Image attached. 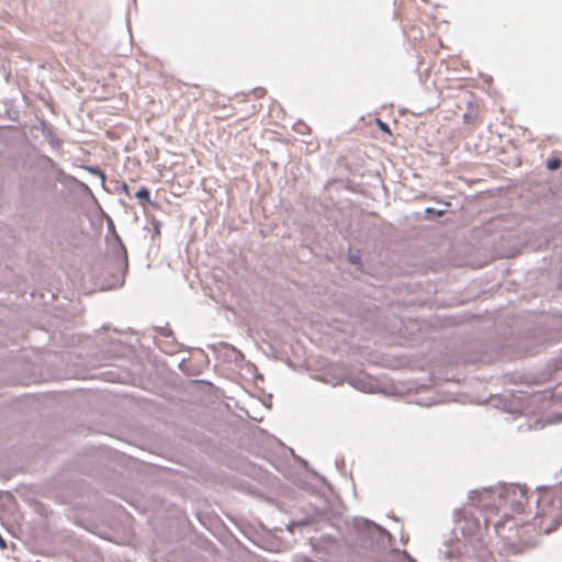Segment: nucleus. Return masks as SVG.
I'll list each match as a JSON object with an SVG mask.
<instances>
[{"label": "nucleus", "mask_w": 562, "mask_h": 562, "mask_svg": "<svg viewBox=\"0 0 562 562\" xmlns=\"http://www.w3.org/2000/svg\"><path fill=\"white\" fill-rule=\"evenodd\" d=\"M103 326L94 337L78 336L79 346L75 347L70 355L76 357V366L91 367L94 371L78 376L79 379H100L108 383L132 384L131 374L115 366L105 364L108 360L127 357L133 353V347L117 337V333L108 331Z\"/></svg>", "instance_id": "f257e3e1"}, {"label": "nucleus", "mask_w": 562, "mask_h": 562, "mask_svg": "<svg viewBox=\"0 0 562 562\" xmlns=\"http://www.w3.org/2000/svg\"><path fill=\"white\" fill-rule=\"evenodd\" d=\"M533 525L540 532L550 533L562 524V494L555 487H539Z\"/></svg>", "instance_id": "f03ea898"}, {"label": "nucleus", "mask_w": 562, "mask_h": 562, "mask_svg": "<svg viewBox=\"0 0 562 562\" xmlns=\"http://www.w3.org/2000/svg\"><path fill=\"white\" fill-rule=\"evenodd\" d=\"M323 382L331 386H339L347 383L356 386H387L385 382L375 380L369 373L356 367H347L344 363H333L325 372Z\"/></svg>", "instance_id": "7ed1b4c3"}, {"label": "nucleus", "mask_w": 562, "mask_h": 562, "mask_svg": "<svg viewBox=\"0 0 562 562\" xmlns=\"http://www.w3.org/2000/svg\"><path fill=\"white\" fill-rule=\"evenodd\" d=\"M114 244H113V258L112 262L105 270V272L110 273V280L106 282L108 289L120 288L124 284L125 274L128 269V259H127V249L117 233L111 235Z\"/></svg>", "instance_id": "20e7f679"}, {"label": "nucleus", "mask_w": 562, "mask_h": 562, "mask_svg": "<svg viewBox=\"0 0 562 562\" xmlns=\"http://www.w3.org/2000/svg\"><path fill=\"white\" fill-rule=\"evenodd\" d=\"M517 349L513 351L512 358H521L535 356L540 352L543 344L541 342H530L528 336L521 337L517 342Z\"/></svg>", "instance_id": "39448f33"}, {"label": "nucleus", "mask_w": 562, "mask_h": 562, "mask_svg": "<svg viewBox=\"0 0 562 562\" xmlns=\"http://www.w3.org/2000/svg\"><path fill=\"white\" fill-rule=\"evenodd\" d=\"M347 261L356 267V270L360 273L364 272V267L362 262V255L360 249H356L353 252H349L347 256Z\"/></svg>", "instance_id": "423d86ee"}, {"label": "nucleus", "mask_w": 562, "mask_h": 562, "mask_svg": "<svg viewBox=\"0 0 562 562\" xmlns=\"http://www.w3.org/2000/svg\"><path fill=\"white\" fill-rule=\"evenodd\" d=\"M222 349L224 350V358L228 361L237 362L243 357L239 350L228 344H223Z\"/></svg>", "instance_id": "0eeeda50"}, {"label": "nucleus", "mask_w": 562, "mask_h": 562, "mask_svg": "<svg viewBox=\"0 0 562 562\" xmlns=\"http://www.w3.org/2000/svg\"><path fill=\"white\" fill-rule=\"evenodd\" d=\"M134 196L139 201L142 206H145L148 202H150V190L147 187H140L134 194Z\"/></svg>", "instance_id": "6e6552de"}, {"label": "nucleus", "mask_w": 562, "mask_h": 562, "mask_svg": "<svg viewBox=\"0 0 562 562\" xmlns=\"http://www.w3.org/2000/svg\"><path fill=\"white\" fill-rule=\"evenodd\" d=\"M89 173L98 177L101 181L102 184H104L105 180H106V175L104 173V171H102L98 166H85L83 167Z\"/></svg>", "instance_id": "1a4fd4ad"}, {"label": "nucleus", "mask_w": 562, "mask_h": 562, "mask_svg": "<svg viewBox=\"0 0 562 562\" xmlns=\"http://www.w3.org/2000/svg\"><path fill=\"white\" fill-rule=\"evenodd\" d=\"M488 360H491V359L486 355H474V356L468 355L464 357L465 363L479 364V363L486 362Z\"/></svg>", "instance_id": "9d476101"}, {"label": "nucleus", "mask_w": 562, "mask_h": 562, "mask_svg": "<svg viewBox=\"0 0 562 562\" xmlns=\"http://www.w3.org/2000/svg\"><path fill=\"white\" fill-rule=\"evenodd\" d=\"M562 166V160L559 157H550L546 161V167L550 171H555Z\"/></svg>", "instance_id": "9b49d317"}, {"label": "nucleus", "mask_w": 562, "mask_h": 562, "mask_svg": "<svg viewBox=\"0 0 562 562\" xmlns=\"http://www.w3.org/2000/svg\"><path fill=\"white\" fill-rule=\"evenodd\" d=\"M146 216L150 221V225H151V229H153V238H155L156 236L159 237L160 236L161 222L159 220H157L156 217H154V216L149 217L148 214H146Z\"/></svg>", "instance_id": "f8f14e48"}, {"label": "nucleus", "mask_w": 562, "mask_h": 562, "mask_svg": "<svg viewBox=\"0 0 562 562\" xmlns=\"http://www.w3.org/2000/svg\"><path fill=\"white\" fill-rule=\"evenodd\" d=\"M446 213V210H437L435 207L428 206L425 209V215L427 218L439 217Z\"/></svg>", "instance_id": "ddd939ff"}, {"label": "nucleus", "mask_w": 562, "mask_h": 562, "mask_svg": "<svg viewBox=\"0 0 562 562\" xmlns=\"http://www.w3.org/2000/svg\"><path fill=\"white\" fill-rule=\"evenodd\" d=\"M104 217H105V221H106V231H108V235H112L114 233H117L116 229H115V225H114V222L113 220L111 218L110 215L108 214H104Z\"/></svg>", "instance_id": "4468645a"}, {"label": "nucleus", "mask_w": 562, "mask_h": 562, "mask_svg": "<svg viewBox=\"0 0 562 562\" xmlns=\"http://www.w3.org/2000/svg\"><path fill=\"white\" fill-rule=\"evenodd\" d=\"M155 330L162 337H172L173 333L168 326L156 327Z\"/></svg>", "instance_id": "2eb2a0df"}, {"label": "nucleus", "mask_w": 562, "mask_h": 562, "mask_svg": "<svg viewBox=\"0 0 562 562\" xmlns=\"http://www.w3.org/2000/svg\"><path fill=\"white\" fill-rule=\"evenodd\" d=\"M517 494H519L520 498L526 499V496H525V493H524L522 488H513V490L506 492L507 496L512 495L513 497H515ZM527 501H525V503Z\"/></svg>", "instance_id": "dca6fc26"}, {"label": "nucleus", "mask_w": 562, "mask_h": 562, "mask_svg": "<svg viewBox=\"0 0 562 562\" xmlns=\"http://www.w3.org/2000/svg\"><path fill=\"white\" fill-rule=\"evenodd\" d=\"M190 383L191 384H199V385H202V386H215L211 381L205 380V379L191 380Z\"/></svg>", "instance_id": "f3484780"}, {"label": "nucleus", "mask_w": 562, "mask_h": 562, "mask_svg": "<svg viewBox=\"0 0 562 562\" xmlns=\"http://www.w3.org/2000/svg\"><path fill=\"white\" fill-rule=\"evenodd\" d=\"M379 128L384 133H391L390 126L387 123L383 122L382 120H376Z\"/></svg>", "instance_id": "a211bd4d"}, {"label": "nucleus", "mask_w": 562, "mask_h": 562, "mask_svg": "<svg viewBox=\"0 0 562 562\" xmlns=\"http://www.w3.org/2000/svg\"><path fill=\"white\" fill-rule=\"evenodd\" d=\"M550 380L552 382H554L555 387H559L562 385V376H559L558 374H555L554 376H550Z\"/></svg>", "instance_id": "6ab92c4d"}, {"label": "nucleus", "mask_w": 562, "mask_h": 562, "mask_svg": "<svg viewBox=\"0 0 562 562\" xmlns=\"http://www.w3.org/2000/svg\"><path fill=\"white\" fill-rule=\"evenodd\" d=\"M430 390L431 389H419V387H416V389H408V392H412L415 395H419L420 393H424V392H427V391H430Z\"/></svg>", "instance_id": "aec40b11"}, {"label": "nucleus", "mask_w": 562, "mask_h": 562, "mask_svg": "<svg viewBox=\"0 0 562 562\" xmlns=\"http://www.w3.org/2000/svg\"><path fill=\"white\" fill-rule=\"evenodd\" d=\"M463 120H464L465 123L471 124L473 122V115L470 114V113H464L463 114Z\"/></svg>", "instance_id": "412c9836"}, {"label": "nucleus", "mask_w": 562, "mask_h": 562, "mask_svg": "<svg viewBox=\"0 0 562 562\" xmlns=\"http://www.w3.org/2000/svg\"><path fill=\"white\" fill-rule=\"evenodd\" d=\"M121 191L125 193L126 195H130V187L126 183L122 184Z\"/></svg>", "instance_id": "4be33fe9"}, {"label": "nucleus", "mask_w": 562, "mask_h": 562, "mask_svg": "<svg viewBox=\"0 0 562 562\" xmlns=\"http://www.w3.org/2000/svg\"><path fill=\"white\" fill-rule=\"evenodd\" d=\"M147 204H148V205H150V206H151L153 209H155V210H160V209H161V206H160V204H159V203H157V202H155V201H151V200H150V202H148Z\"/></svg>", "instance_id": "5701e85b"}, {"label": "nucleus", "mask_w": 562, "mask_h": 562, "mask_svg": "<svg viewBox=\"0 0 562 562\" xmlns=\"http://www.w3.org/2000/svg\"><path fill=\"white\" fill-rule=\"evenodd\" d=\"M179 368L182 372L187 373L188 364L183 360L179 363Z\"/></svg>", "instance_id": "b1692460"}, {"label": "nucleus", "mask_w": 562, "mask_h": 562, "mask_svg": "<svg viewBox=\"0 0 562 562\" xmlns=\"http://www.w3.org/2000/svg\"><path fill=\"white\" fill-rule=\"evenodd\" d=\"M254 92H255L258 97H260V95H262V93L265 92V90H263L262 88H256V89L254 90Z\"/></svg>", "instance_id": "393cba45"}, {"label": "nucleus", "mask_w": 562, "mask_h": 562, "mask_svg": "<svg viewBox=\"0 0 562 562\" xmlns=\"http://www.w3.org/2000/svg\"><path fill=\"white\" fill-rule=\"evenodd\" d=\"M254 379H255V383H257L258 381H263V375L260 373H257Z\"/></svg>", "instance_id": "a878e982"}, {"label": "nucleus", "mask_w": 562, "mask_h": 562, "mask_svg": "<svg viewBox=\"0 0 562 562\" xmlns=\"http://www.w3.org/2000/svg\"><path fill=\"white\" fill-rule=\"evenodd\" d=\"M0 548L1 549H5L7 548V544L4 542V540L0 537Z\"/></svg>", "instance_id": "bb28decb"}, {"label": "nucleus", "mask_w": 562, "mask_h": 562, "mask_svg": "<svg viewBox=\"0 0 562 562\" xmlns=\"http://www.w3.org/2000/svg\"><path fill=\"white\" fill-rule=\"evenodd\" d=\"M419 405H430L431 403L429 402H423V401H416Z\"/></svg>", "instance_id": "cd10ccee"}, {"label": "nucleus", "mask_w": 562, "mask_h": 562, "mask_svg": "<svg viewBox=\"0 0 562 562\" xmlns=\"http://www.w3.org/2000/svg\"><path fill=\"white\" fill-rule=\"evenodd\" d=\"M446 380H447V381L452 380V381H454L456 383H460V379H454V378L450 379V378H446Z\"/></svg>", "instance_id": "c85d7f7f"}, {"label": "nucleus", "mask_w": 562, "mask_h": 562, "mask_svg": "<svg viewBox=\"0 0 562 562\" xmlns=\"http://www.w3.org/2000/svg\"><path fill=\"white\" fill-rule=\"evenodd\" d=\"M438 203H442V204H445L446 206H449V205H450V203H449V202H443V201H438Z\"/></svg>", "instance_id": "c756f323"}, {"label": "nucleus", "mask_w": 562, "mask_h": 562, "mask_svg": "<svg viewBox=\"0 0 562 562\" xmlns=\"http://www.w3.org/2000/svg\"><path fill=\"white\" fill-rule=\"evenodd\" d=\"M416 386L425 387V386H428V385H427V384H425V383H420V384H417Z\"/></svg>", "instance_id": "7c9ffc66"}]
</instances>
